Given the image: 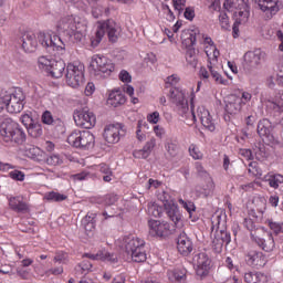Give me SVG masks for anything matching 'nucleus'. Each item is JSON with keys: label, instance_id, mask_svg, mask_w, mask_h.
<instances>
[{"label": "nucleus", "instance_id": "obj_1", "mask_svg": "<svg viewBox=\"0 0 283 283\" xmlns=\"http://www.w3.org/2000/svg\"><path fill=\"white\" fill-rule=\"evenodd\" d=\"M170 101L175 105V111L179 116L186 119L187 125H193L196 118H199L201 125L208 132H216V119L211 116L208 109L205 106H198L193 111V96L191 97V109H189V101H187V95L185 91L180 88L170 90Z\"/></svg>", "mask_w": 283, "mask_h": 283}, {"label": "nucleus", "instance_id": "obj_2", "mask_svg": "<svg viewBox=\"0 0 283 283\" xmlns=\"http://www.w3.org/2000/svg\"><path fill=\"white\" fill-rule=\"evenodd\" d=\"M57 30L65 34L69 43H81L87 34V20L78 15H64L57 23Z\"/></svg>", "mask_w": 283, "mask_h": 283}, {"label": "nucleus", "instance_id": "obj_3", "mask_svg": "<svg viewBox=\"0 0 283 283\" xmlns=\"http://www.w3.org/2000/svg\"><path fill=\"white\" fill-rule=\"evenodd\" d=\"M224 10L227 12H233V34L234 39L238 36L240 29L239 25H244L249 21V17H251V8L249 7V0H237L235 2L231 0H226L223 3Z\"/></svg>", "mask_w": 283, "mask_h": 283}, {"label": "nucleus", "instance_id": "obj_4", "mask_svg": "<svg viewBox=\"0 0 283 283\" xmlns=\"http://www.w3.org/2000/svg\"><path fill=\"white\" fill-rule=\"evenodd\" d=\"M125 253L132 262H147V252L145 251V241L134 234L124 238Z\"/></svg>", "mask_w": 283, "mask_h": 283}, {"label": "nucleus", "instance_id": "obj_5", "mask_svg": "<svg viewBox=\"0 0 283 283\" xmlns=\"http://www.w3.org/2000/svg\"><path fill=\"white\" fill-rule=\"evenodd\" d=\"M0 136L4 143H15L17 145H23L25 143V132L11 118H6L1 123Z\"/></svg>", "mask_w": 283, "mask_h": 283}, {"label": "nucleus", "instance_id": "obj_6", "mask_svg": "<svg viewBox=\"0 0 283 283\" xmlns=\"http://www.w3.org/2000/svg\"><path fill=\"white\" fill-rule=\"evenodd\" d=\"M91 74L95 78H108L116 71V64L105 55H93L91 59Z\"/></svg>", "mask_w": 283, "mask_h": 283}, {"label": "nucleus", "instance_id": "obj_7", "mask_svg": "<svg viewBox=\"0 0 283 283\" xmlns=\"http://www.w3.org/2000/svg\"><path fill=\"white\" fill-rule=\"evenodd\" d=\"M105 33H107L108 40L112 43H116L120 34V27H118L113 20L98 23L95 36L91 39L92 48H98L99 43L103 41V36H105Z\"/></svg>", "mask_w": 283, "mask_h": 283}, {"label": "nucleus", "instance_id": "obj_8", "mask_svg": "<svg viewBox=\"0 0 283 283\" xmlns=\"http://www.w3.org/2000/svg\"><path fill=\"white\" fill-rule=\"evenodd\" d=\"M38 42L49 54H53V56H63L65 54V43L56 34L52 35L51 33L39 32Z\"/></svg>", "mask_w": 283, "mask_h": 283}, {"label": "nucleus", "instance_id": "obj_9", "mask_svg": "<svg viewBox=\"0 0 283 283\" xmlns=\"http://www.w3.org/2000/svg\"><path fill=\"white\" fill-rule=\"evenodd\" d=\"M66 84L74 90L85 83V66L82 63H70L65 73Z\"/></svg>", "mask_w": 283, "mask_h": 283}, {"label": "nucleus", "instance_id": "obj_10", "mask_svg": "<svg viewBox=\"0 0 283 283\" xmlns=\"http://www.w3.org/2000/svg\"><path fill=\"white\" fill-rule=\"evenodd\" d=\"M69 145L77 149L94 147V135L90 130H74L67 137Z\"/></svg>", "mask_w": 283, "mask_h": 283}, {"label": "nucleus", "instance_id": "obj_11", "mask_svg": "<svg viewBox=\"0 0 283 283\" xmlns=\"http://www.w3.org/2000/svg\"><path fill=\"white\" fill-rule=\"evenodd\" d=\"M38 67L48 72L53 78H61L65 72V62L63 60H50L41 56L38 60Z\"/></svg>", "mask_w": 283, "mask_h": 283}, {"label": "nucleus", "instance_id": "obj_12", "mask_svg": "<svg viewBox=\"0 0 283 283\" xmlns=\"http://www.w3.org/2000/svg\"><path fill=\"white\" fill-rule=\"evenodd\" d=\"M73 118L77 127H83L84 129H92L96 125V115L87 108H83L74 113Z\"/></svg>", "mask_w": 283, "mask_h": 283}, {"label": "nucleus", "instance_id": "obj_13", "mask_svg": "<svg viewBox=\"0 0 283 283\" xmlns=\"http://www.w3.org/2000/svg\"><path fill=\"white\" fill-rule=\"evenodd\" d=\"M193 265L199 277H207L209 269H211V260L206 253H199L193 258Z\"/></svg>", "mask_w": 283, "mask_h": 283}, {"label": "nucleus", "instance_id": "obj_14", "mask_svg": "<svg viewBox=\"0 0 283 283\" xmlns=\"http://www.w3.org/2000/svg\"><path fill=\"white\" fill-rule=\"evenodd\" d=\"M258 6L264 12L266 19H273L280 12L282 2L280 0H259Z\"/></svg>", "mask_w": 283, "mask_h": 283}, {"label": "nucleus", "instance_id": "obj_15", "mask_svg": "<svg viewBox=\"0 0 283 283\" xmlns=\"http://www.w3.org/2000/svg\"><path fill=\"white\" fill-rule=\"evenodd\" d=\"M198 41L205 45V52L208 56V61L210 63H218V56H220V51L216 48L213 40L207 35H202L198 38Z\"/></svg>", "mask_w": 283, "mask_h": 283}, {"label": "nucleus", "instance_id": "obj_16", "mask_svg": "<svg viewBox=\"0 0 283 283\" xmlns=\"http://www.w3.org/2000/svg\"><path fill=\"white\" fill-rule=\"evenodd\" d=\"M213 65H216V63H211L208 60V70L206 67H201L199 71L200 78H202V81H216L219 85H224V78H222V75H220L219 72L216 71V67H213Z\"/></svg>", "mask_w": 283, "mask_h": 283}, {"label": "nucleus", "instance_id": "obj_17", "mask_svg": "<svg viewBox=\"0 0 283 283\" xmlns=\"http://www.w3.org/2000/svg\"><path fill=\"white\" fill-rule=\"evenodd\" d=\"M149 235L151 238H165L169 233V223L167 221L149 220Z\"/></svg>", "mask_w": 283, "mask_h": 283}, {"label": "nucleus", "instance_id": "obj_18", "mask_svg": "<svg viewBox=\"0 0 283 283\" xmlns=\"http://www.w3.org/2000/svg\"><path fill=\"white\" fill-rule=\"evenodd\" d=\"M262 59H264V52L260 49L244 54V63L248 70H258L262 65Z\"/></svg>", "mask_w": 283, "mask_h": 283}, {"label": "nucleus", "instance_id": "obj_19", "mask_svg": "<svg viewBox=\"0 0 283 283\" xmlns=\"http://www.w3.org/2000/svg\"><path fill=\"white\" fill-rule=\"evenodd\" d=\"M25 97L21 91L15 92L14 94L10 93L9 104H7V112L9 114H19L23 109V101Z\"/></svg>", "mask_w": 283, "mask_h": 283}, {"label": "nucleus", "instance_id": "obj_20", "mask_svg": "<svg viewBox=\"0 0 283 283\" xmlns=\"http://www.w3.org/2000/svg\"><path fill=\"white\" fill-rule=\"evenodd\" d=\"M21 41L24 52H36V48H39L38 33L34 34L32 31L24 32L21 36Z\"/></svg>", "mask_w": 283, "mask_h": 283}, {"label": "nucleus", "instance_id": "obj_21", "mask_svg": "<svg viewBox=\"0 0 283 283\" xmlns=\"http://www.w3.org/2000/svg\"><path fill=\"white\" fill-rule=\"evenodd\" d=\"M164 207L168 218L175 226L178 228L182 227V214L180 213L178 206L174 201H166Z\"/></svg>", "mask_w": 283, "mask_h": 283}, {"label": "nucleus", "instance_id": "obj_22", "mask_svg": "<svg viewBox=\"0 0 283 283\" xmlns=\"http://www.w3.org/2000/svg\"><path fill=\"white\" fill-rule=\"evenodd\" d=\"M263 105H265L269 112H274V114H282L283 112V91L279 93L275 98H262Z\"/></svg>", "mask_w": 283, "mask_h": 283}, {"label": "nucleus", "instance_id": "obj_23", "mask_svg": "<svg viewBox=\"0 0 283 283\" xmlns=\"http://www.w3.org/2000/svg\"><path fill=\"white\" fill-rule=\"evenodd\" d=\"M202 34H200V30L198 29H186L181 32V43L184 48H191L196 45V41L200 39Z\"/></svg>", "mask_w": 283, "mask_h": 283}, {"label": "nucleus", "instance_id": "obj_24", "mask_svg": "<svg viewBox=\"0 0 283 283\" xmlns=\"http://www.w3.org/2000/svg\"><path fill=\"white\" fill-rule=\"evenodd\" d=\"M104 138L106 143L114 145L120 140V124H111L104 128Z\"/></svg>", "mask_w": 283, "mask_h": 283}, {"label": "nucleus", "instance_id": "obj_25", "mask_svg": "<svg viewBox=\"0 0 283 283\" xmlns=\"http://www.w3.org/2000/svg\"><path fill=\"white\" fill-rule=\"evenodd\" d=\"M177 249L181 255H189V253L193 251V242L187 237V233L182 232L179 234L177 239Z\"/></svg>", "mask_w": 283, "mask_h": 283}, {"label": "nucleus", "instance_id": "obj_26", "mask_svg": "<svg viewBox=\"0 0 283 283\" xmlns=\"http://www.w3.org/2000/svg\"><path fill=\"white\" fill-rule=\"evenodd\" d=\"M242 99L238 95H230L226 99V112L230 115L240 114L242 112Z\"/></svg>", "mask_w": 283, "mask_h": 283}, {"label": "nucleus", "instance_id": "obj_27", "mask_svg": "<svg viewBox=\"0 0 283 283\" xmlns=\"http://www.w3.org/2000/svg\"><path fill=\"white\" fill-rule=\"evenodd\" d=\"M9 207L17 213H28L30 211V207L23 201V197L9 198Z\"/></svg>", "mask_w": 283, "mask_h": 283}, {"label": "nucleus", "instance_id": "obj_28", "mask_svg": "<svg viewBox=\"0 0 283 283\" xmlns=\"http://www.w3.org/2000/svg\"><path fill=\"white\" fill-rule=\"evenodd\" d=\"M126 101L127 99L120 90H113L108 94L107 105L111 107H120V105H125Z\"/></svg>", "mask_w": 283, "mask_h": 283}, {"label": "nucleus", "instance_id": "obj_29", "mask_svg": "<svg viewBox=\"0 0 283 283\" xmlns=\"http://www.w3.org/2000/svg\"><path fill=\"white\" fill-rule=\"evenodd\" d=\"M90 260H102V262H111V264H116L118 262V256L114 253H109L105 250L98 251L96 254H85Z\"/></svg>", "mask_w": 283, "mask_h": 283}, {"label": "nucleus", "instance_id": "obj_30", "mask_svg": "<svg viewBox=\"0 0 283 283\" xmlns=\"http://www.w3.org/2000/svg\"><path fill=\"white\" fill-rule=\"evenodd\" d=\"M251 240L255 242L263 251L270 252L275 249V240L273 237H268V239H262L255 234H251Z\"/></svg>", "mask_w": 283, "mask_h": 283}, {"label": "nucleus", "instance_id": "obj_31", "mask_svg": "<svg viewBox=\"0 0 283 283\" xmlns=\"http://www.w3.org/2000/svg\"><path fill=\"white\" fill-rule=\"evenodd\" d=\"M156 147V138H150L143 149L135 150L133 156L134 158H149L151 156V151H154V148Z\"/></svg>", "mask_w": 283, "mask_h": 283}, {"label": "nucleus", "instance_id": "obj_32", "mask_svg": "<svg viewBox=\"0 0 283 283\" xmlns=\"http://www.w3.org/2000/svg\"><path fill=\"white\" fill-rule=\"evenodd\" d=\"M244 281L247 283H266L269 276L262 272H248L244 274Z\"/></svg>", "mask_w": 283, "mask_h": 283}, {"label": "nucleus", "instance_id": "obj_33", "mask_svg": "<svg viewBox=\"0 0 283 283\" xmlns=\"http://www.w3.org/2000/svg\"><path fill=\"white\" fill-rule=\"evenodd\" d=\"M248 262L252 266H265L266 265V256L262 252H250L248 255Z\"/></svg>", "mask_w": 283, "mask_h": 283}, {"label": "nucleus", "instance_id": "obj_34", "mask_svg": "<svg viewBox=\"0 0 283 283\" xmlns=\"http://www.w3.org/2000/svg\"><path fill=\"white\" fill-rule=\"evenodd\" d=\"M198 54L199 51L193 46H186V62L190 67H198Z\"/></svg>", "mask_w": 283, "mask_h": 283}, {"label": "nucleus", "instance_id": "obj_35", "mask_svg": "<svg viewBox=\"0 0 283 283\" xmlns=\"http://www.w3.org/2000/svg\"><path fill=\"white\" fill-rule=\"evenodd\" d=\"M25 156H28V158H31L32 160L40 161L43 160L45 153L36 146H29L25 148Z\"/></svg>", "mask_w": 283, "mask_h": 283}, {"label": "nucleus", "instance_id": "obj_36", "mask_svg": "<svg viewBox=\"0 0 283 283\" xmlns=\"http://www.w3.org/2000/svg\"><path fill=\"white\" fill-rule=\"evenodd\" d=\"M169 280H175V282H185L187 280V270L181 269H175L168 272Z\"/></svg>", "mask_w": 283, "mask_h": 283}, {"label": "nucleus", "instance_id": "obj_37", "mask_svg": "<svg viewBox=\"0 0 283 283\" xmlns=\"http://www.w3.org/2000/svg\"><path fill=\"white\" fill-rule=\"evenodd\" d=\"M166 149V158L168 160H171V158H176L178 156V144L172 140H168L165 144Z\"/></svg>", "mask_w": 283, "mask_h": 283}, {"label": "nucleus", "instance_id": "obj_38", "mask_svg": "<svg viewBox=\"0 0 283 283\" xmlns=\"http://www.w3.org/2000/svg\"><path fill=\"white\" fill-rule=\"evenodd\" d=\"M27 130L31 138H41V136H43V127L41 124H39V122L31 124Z\"/></svg>", "mask_w": 283, "mask_h": 283}, {"label": "nucleus", "instance_id": "obj_39", "mask_svg": "<svg viewBox=\"0 0 283 283\" xmlns=\"http://www.w3.org/2000/svg\"><path fill=\"white\" fill-rule=\"evenodd\" d=\"M256 132L261 138H264L266 135H269L271 133V123L269 119H262L259 122Z\"/></svg>", "mask_w": 283, "mask_h": 283}, {"label": "nucleus", "instance_id": "obj_40", "mask_svg": "<svg viewBox=\"0 0 283 283\" xmlns=\"http://www.w3.org/2000/svg\"><path fill=\"white\" fill-rule=\"evenodd\" d=\"M213 181H209L207 186H205L203 188L198 186L196 188V193L197 196H203V198H207L209 196H211V193H213Z\"/></svg>", "mask_w": 283, "mask_h": 283}, {"label": "nucleus", "instance_id": "obj_41", "mask_svg": "<svg viewBox=\"0 0 283 283\" xmlns=\"http://www.w3.org/2000/svg\"><path fill=\"white\" fill-rule=\"evenodd\" d=\"M67 196L61 195L59 192H46L44 195V200H48L49 202H63V200H66Z\"/></svg>", "mask_w": 283, "mask_h": 283}, {"label": "nucleus", "instance_id": "obj_42", "mask_svg": "<svg viewBox=\"0 0 283 283\" xmlns=\"http://www.w3.org/2000/svg\"><path fill=\"white\" fill-rule=\"evenodd\" d=\"M148 216L153 218H160L163 216V207L156 202L148 203Z\"/></svg>", "mask_w": 283, "mask_h": 283}, {"label": "nucleus", "instance_id": "obj_43", "mask_svg": "<svg viewBox=\"0 0 283 283\" xmlns=\"http://www.w3.org/2000/svg\"><path fill=\"white\" fill-rule=\"evenodd\" d=\"M214 240H217L221 244H229V242H231V235L228 234V232L224 230L217 231L214 235Z\"/></svg>", "mask_w": 283, "mask_h": 283}, {"label": "nucleus", "instance_id": "obj_44", "mask_svg": "<svg viewBox=\"0 0 283 283\" xmlns=\"http://www.w3.org/2000/svg\"><path fill=\"white\" fill-rule=\"evenodd\" d=\"M268 182L270 187H273V189H277L280 185L283 184V176L282 175H273L268 178Z\"/></svg>", "mask_w": 283, "mask_h": 283}, {"label": "nucleus", "instance_id": "obj_45", "mask_svg": "<svg viewBox=\"0 0 283 283\" xmlns=\"http://www.w3.org/2000/svg\"><path fill=\"white\" fill-rule=\"evenodd\" d=\"M75 271L81 273V275H87L92 271V263L84 261L75 268Z\"/></svg>", "mask_w": 283, "mask_h": 283}, {"label": "nucleus", "instance_id": "obj_46", "mask_svg": "<svg viewBox=\"0 0 283 283\" xmlns=\"http://www.w3.org/2000/svg\"><path fill=\"white\" fill-rule=\"evenodd\" d=\"M10 102V93L2 91L0 93V112L8 108Z\"/></svg>", "mask_w": 283, "mask_h": 283}, {"label": "nucleus", "instance_id": "obj_47", "mask_svg": "<svg viewBox=\"0 0 283 283\" xmlns=\"http://www.w3.org/2000/svg\"><path fill=\"white\" fill-rule=\"evenodd\" d=\"M248 171L249 174H252V176H255L256 178H260L262 176V169L258 167V164L255 161H251L249 164Z\"/></svg>", "mask_w": 283, "mask_h": 283}, {"label": "nucleus", "instance_id": "obj_48", "mask_svg": "<svg viewBox=\"0 0 283 283\" xmlns=\"http://www.w3.org/2000/svg\"><path fill=\"white\" fill-rule=\"evenodd\" d=\"M179 205H181V207H184V209L188 211L190 218H191V214L196 212V205H193V202L191 201H185L182 199H179Z\"/></svg>", "mask_w": 283, "mask_h": 283}, {"label": "nucleus", "instance_id": "obj_49", "mask_svg": "<svg viewBox=\"0 0 283 283\" xmlns=\"http://www.w3.org/2000/svg\"><path fill=\"white\" fill-rule=\"evenodd\" d=\"M268 224H269L271 231H273L276 235L279 233H283V222L280 223V222L270 220V221H268Z\"/></svg>", "mask_w": 283, "mask_h": 283}, {"label": "nucleus", "instance_id": "obj_50", "mask_svg": "<svg viewBox=\"0 0 283 283\" xmlns=\"http://www.w3.org/2000/svg\"><path fill=\"white\" fill-rule=\"evenodd\" d=\"M253 201L258 207L259 213L266 211V199L264 197H256V198H254Z\"/></svg>", "mask_w": 283, "mask_h": 283}, {"label": "nucleus", "instance_id": "obj_51", "mask_svg": "<svg viewBox=\"0 0 283 283\" xmlns=\"http://www.w3.org/2000/svg\"><path fill=\"white\" fill-rule=\"evenodd\" d=\"M46 164L51 165L52 167H57V165H63V159L59 155H51L46 158Z\"/></svg>", "mask_w": 283, "mask_h": 283}, {"label": "nucleus", "instance_id": "obj_52", "mask_svg": "<svg viewBox=\"0 0 283 283\" xmlns=\"http://www.w3.org/2000/svg\"><path fill=\"white\" fill-rule=\"evenodd\" d=\"M189 154L195 160L202 159V153L200 151V148H198V146L196 145H190Z\"/></svg>", "mask_w": 283, "mask_h": 283}, {"label": "nucleus", "instance_id": "obj_53", "mask_svg": "<svg viewBox=\"0 0 283 283\" xmlns=\"http://www.w3.org/2000/svg\"><path fill=\"white\" fill-rule=\"evenodd\" d=\"M9 177H11L12 180H18L20 182H23L25 180V174L21 170H12L9 172Z\"/></svg>", "mask_w": 283, "mask_h": 283}, {"label": "nucleus", "instance_id": "obj_54", "mask_svg": "<svg viewBox=\"0 0 283 283\" xmlns=\"http://www.w3.org/2000/svg\"><path fill=\"white\" fill-rule=\"evenodd\" d=\"M20 120L22 123V125H24V127L28 129L31 125H33L35 122L32 118V116L30 114H23L20 117Z\"/></svg>", "mask_w": 283, "mask_h": 283}, {"label": "nucleus", "instance_id": "obj_55", "mask_svg": "<svg viewBox=\"0 0 283 283\" xmlns=\"http://www.w3.org/2000/svg\"><path fill=\"white\" fill-rule=\"evenodd\" d=\"M219 23L222 28V30H229V15L227 13H220L219 14Z\"/></svg>", "mask_w": 283, "mask_h": 283}, {"label": "nucleus", "instance_id": "obj_56", "mask_svg": "<svg viewBox=\"0 0 283 283\" xmlns=\"http://www.w3.org/2000/svg\"><path fill=\"white\" fill-rule=\"evenodd\" d=\"M42 123H44V125H52L54 123V117H52V113H50V111L43 113Z\"/></svg>", "mask_w": 283, "mask_h": 283}, {"label": "nucleus", "instance_id": "obj_57", "mask_svg": "<svg viewBox=\"0 0 283 283\" xmlns=\"http://www.w3.org/2000/svg\"><path fill=\"white\" fill-rule=\"evenodd\" d=\"M53 260L59 264H65V262H67V254L64 252H57Z\"/></svg>", "mask_w": 283, "mask_h": 283}, {"label": "nucleus", "instance_id": "obj_58", "mask_svg": "<svg viewBox=\"0 0 283 283\" xmlns=\"http://www.w3.org/2000/svg\"><path fill=\"white\" fill-rule=\"evenodd\" d=\"M69 3H73L77 10H87V3H85L83 0H66Z\"/></svg>", "mask_w": 283, "mask_h": 283}, {"label": "nucleus", "instance_id": "obj_59", "mask_svg": "<svg viewBox=\"0 0 283 283\" xmlns=\"http://www.w3.org/2000/svg\"><path fill=\"white\" fill-rule=\"evenodd\" d=\"M119 81H122V83H132V75L129 74V72L123 70L119 73Z\"/></svg>", "mask_w": 283, "mask_h": 283}, {"label": "nucleus", "instance_id": "obj_60", "mask_svg": "<svg viewBox=\"0 0 283 283\" xmlns=\"http://www.w3.org/2000/svg\"><path fill=\"white\" fill-rule=\"evenodd\" d=\"M167 85H178L180 83V76L178 74H172L166 77Z\"/></svg>", "mask_w": 283, "mask_h": 283}, {"label": "nucleus", "instance_id": "obj_61", "mask_svg": "<svg viewBox=\"0 0 283 283\" xmlns=\"http://www.w3.org/2000/svg\"><path fill=\"white\" fill-rule=\"evenodd\" d=\"M240 97V101H241V105L244 107V105H247V103H250L251 102V98H253V95H251V93L249 92H243L241 94Z\"/></svg>", "mask_w": 283, "mask_h": 283}, {"label": "nucleus", "instance_id": "obj_62", "mask_svg": "<svg viewBox=\"0 0 283 283\" xmlns=\"http://www.w3.org/2000/svg\"><path fill=\"white\" fill-rule=\"evenodd\" d=\"M172 3H174L175 10H177L178 12H182L187 3V0H172Z\"/></svg>", "mask_w": 283, "mask_h": 283}, {"label": "nucleus", "instance_id": "obj_63", "mask_svg": "<svg viewBox=\"0 0 283 283\" xmlns=\"http://www.w3.org/2000/svg\"><path fill=\"white\" fill-rule=\"evenodd\" d=\"M223 247H224L223 243H221L220 241H217V239H213L212 249H213L214 253H222Z\"/></svg>", "mask_w": 283, "mask_h": 283}, {"label": "nucleus", "instance_id": "obj_64", "mask_svg": "<svg viewBox=\"0 0 283 283\" xmlns=\"http://www.w3.org/2000/svg\"><path fill=\"white\" fill-rule=\"evenodd\" d=\"M255 156L258 160H264L268 158L269 154L264 150V148H259L258 151H255Z\"/></svg>", "mask_w": 283, "mask_h": 283}]
</instances>
